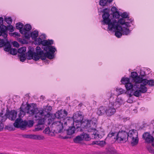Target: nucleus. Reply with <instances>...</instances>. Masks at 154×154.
<instances>
[{
    "mask_svg": "<svg viewBox=\"0 0 154 154\" xmlns=\"http://www.w3.org/2000/svg\"><path fill=\"white\" fill-rule=\"evenodd\" d=\"M44 132L46 134H49L50 132V129L49 128H46L44 131Z\"/></svg>",
    "mask_w": 154,
    "mask_h": 154,
    "instance_id": "obj_49",
    "label": "nucleus"
},
{
    "mask_svg": "<svg viewBox=\"0 0 154 154\" xmlns=\"http://www.w3.org/2000/svg\"><path fill=\"white\" fill-rule=\"evenodd\" d=\"M96 103H97L95 101H94V104H95V105H96Z\"/></svg>",
    "mask_w": 154,
    "mask_h": 154,
    "instance_id": "obj_64",
    "label": "nucleus"
},
{
    "mask_svg": "<svg viewBox=\"0 0 154 154\" xmlns=\"http://www.w3.org/2000/svg\"><path fill=\"white\" fill-rule=\"evenodd\" d=\"M11 35L13 36L14 37H19L20 36V34L17 32H14L11 33Z\"/></svg>",
    "mask_w": 154,
    "mask_h": 154,
    "instance_id": "obj_48",
    "label": "nucleus"
},
{
    "mask_svg": "<svg viewBox=\"0 0 154 154\" xmlns=\"http://www.w3.org/2000/svg\"><path fill=\"white\" fill-rule=\"evenodd\" d=\"M147 91V88L142 84H135L134 85L133 90L134 91L133 95L136 97H139L141 93H144Z\"/></svg>",
    "mask_w": 154,
    "mask_h": 154,
    "instance_id": "obj_6",
    "label": "nucleus"
},
{
    "mask_svg": "<svg viewBox=\"0 0 154 154\" xmlns=\"http://www.w3.org/2000/svg\"><path fill=\"white\" fill-rule=\"evenodd\" d=\"M42 116H41L40 115H38L37 116V118H35L37 120H39L38 124H43V125H44V119L40 118Z\"/></svg>",
    "mask_w": 154,
    "mask_h": 154,
    "instance_id": "obj_33",
    "label": "nucleus"
},
{
    "mask_svg": "<svg viewBox=\"0 0 154 154\" xmlns=\"http://www.w3.org/2000/svg\"><path fill=\"white\" fill-rule=\"evenodd\" d=\"M13 45L14 47L18 48L19 47V45L18 43L16 42V41H14L13 42Z\"/></svg>",
    "mask_w": 154,
    "mask_h": 154,
    "instance_id": "obj_51",
    "label": "nucleus"
},
{
    "mask_svg": "<svg viewBox=\"0 0 154 154\" xmlns=\"http://www.w3.org/2000/svg\"><path fill=\"white\" fill-rule=\"evenodd\" d=\"M67 114V112L65 110H60L55 113V116L57 118L61 119L66 116Z\"/></svg>",
    "mask_w": 154,
    "mask_h": 154,
    "instance_id": "obj_19",
    "label": "nucleus"
},
{
    "mask_svg": "<svg viewBox=\"0 0 154 154\" xmlns=\"http://www.w3.org/2000/svg\"><path fill=\"white\" fill-rule=\"evenodd\" d=\"M106 0H100L99 2V4L101 6H104L106 5Z\"/></svg>",
    "mask_w": 154,
    "mask_h": 154,
    "instance_id": "obj_45",
    "label": "nucleus"
},
{
    "mask_svg": "<svg viewBox=\"0 0 154 154\" xmlns=\"http://www.w3.org/2000/svg\"><path fill=\"white\" fill-rule=\"evenodd\" d=\"M109 102H112L113 104L112 106L115 107L116 108H119L124 103V101L120 97H117L116 99H114V100H112V98H111Z\"/></svg>",
    "mask_w": 154,
    "mask_h": 154,
    "instance_id": "obj_15",
    "label": "nucleus"
},
{
    "mask_svg": "<svg viewBox=\"0 0 154 154\" xmlns=\"http://www.w3.org/2000/svg\"><path fill=\"white\" fill-rule=\"evenodd\" d=\"M110 15L108 12H104L103 14L102 21L103 25H107L109 30H112L113 29H116L118 30H122V35H128L130 32V31L126 27H129L130 23H133V21L131 19L129 20L128 22H125L123 18L120 19L117 22L114 18L110 19Z\"/></svg>",
    "mask_w": 154,
    "mask_h": 154,
    "instance_id": "obj_1",
    "label": "nucleus"
},
{
    "mask_svg": "<svg viewBox=\"0 0 154 154\" xmlns=\"http://www.w3.org/2000/svg\"><path fill=\"white\" fill-rule=\"evenodd\" d=\"M24 122H26L27 124L26 125V128L27 127H31L33 126L34 124V122L32 120H29L27 121H24Z\"/></svg>",
    "mask_w": 154,
    "mask_h": 154,
    "instance_id": "obj_32",
    "label": "nucleus"
},
{
    "mask_svg": "<svg viewBox=\"0 0 154 154\" xmlns=\"http://www.w3.org/2000/svg\"><path fill=\"white\" fill-rule=\"evenodd\" d=\"M20 60L22 62L26 60V55L25 54H19Z\"/></svg>",
    "mask_w": 154,
    "mask_h": 154,
    "instance_id": "obj_39",
    "label": "nucleus"
},
{
    "mask_svg": "<svg viewBox=\"0 0 154 154\" xmlns=\"http://www.w3.org/2000/svg\"><path fill=\"white\" fill-rule=\"evenodd\" d=\"M3 18L2 17H0V24L1 25V26H2V25H4L3 24Z\"/></svg>",
    "mask_w": 154,
    "mask_h": 154,
    "instance_id": "obj_54",
    "label": "nucleus"
},
{
    "mask_svg": "<svg viewBox=\"0 0 154 154\" xmlns=\"http://www.w3.org/2000/svg\"><path fill=\"white\" fill-rule=\"evenodd\" d=\"M42 35L44 37H45V34H43Z\"/></svg>",
    "mask_w": 154,
    "mask_h": 154,
    "instance_id": "obj_63",
    "label": "nucleus"
},
{
    "mask_svg": "<svg viewBox=\"0 0 154 154\" xmlns=\"http://www.w3.org/2000/svg\"><path fill=\"white\" fill-rule=\"evenodd\" d=\"M52 126L55 128L54 131H58L59 133H60L63 128V123L60 121L54 122L52 125Z\"/></svg>",
    "mask_w": 154,
    "mask_h": 154,
    "instance_id": "obj_16",
    "label": "nucleus"
},
{
    "mask_svg": "<svg viewBox=\"0 0 154 154\" xmlns=\"http://www.w3.org/2000/svg\"><path fill=\"white\" fill-rule=\"evenodd\" d=\"M27 123L24 122L21 119H17L14 123V126L17 128H20L21 129H24L26 128V125Z\"/></svg>",
    "mask_w": 154,
    "mask_h": 154,
    "instance_id": "obj_13",
    "label": "nucleus"
},
{
    "mask_svg": "<svg viewBox=\"0 0 154 154\" xmlns=\"http://www.w3.org/2000/svg\"><path fill=\"white\" fill-rule=\"evenodd\" d=\"M138 75L137 73L135 72H133L131 73V77L135 82V84L141 83L143 79L142 78L140 77Z\"/></svg>",
    "mask_w": 154,
    "mask_h": 154,
    "instance_id": "obj_17",
    "label": "nucleus"
},
{
    "mask_svg": "<svg viewBox=\"0 0 154 154\" xmlns=\"http://www.w3.org/2000/svg\"><path fill=\"white\" fill-rule=\"evenodd\" d=\"M128 96H129V97H131L132 96V95L131 94H130L128 95Z\"/></svg>",
    "mask_w": 154,
    "mask_h": 154,
    "instance_id": "obj_60",
    "label": "nucleus"
},
{
    "mask_svg": "<svg viewBox=\"0 0 154 154\" xmlns=\"http://www.w3.org/2000/svg\"><path fill=\"white\" fill-rule=\"evenodd\" d=\"M152 146H154V142H153H153H152Z\"/></svg>",
    "mask_w": 154,
    "mask_h": 154,
    "instance_id": "obj_61",
    "label": "nucleus"
},
{
    "mask_svg": "<svg viewBox=\"0 0 154 154\" xmlns=\"http://www.w3.org/2000/svg\"><path fill=\"white\" fill-rule=\"evenodd\" d=\"M34 53L31 50H29L26 54L27 56V59L28 60L32 59Z\"/></svg>",
    "mask_w": 154,
    "mask_h": 154,
    "instance_id": "obj_30",
    "label": "nucleus"
},
{
    "mask_svg": "<svg viewBox=\"0 0 154 154\" xmlns=\"http://www.w3.org/2000/svg\"><path fill=\"white\" fill-rule=\"evenodd\" d=\"M4 46V50L7 52L10 51L11 49V45L9 42L7 37L4 38L0 37V47Z\"/></svg>",
    "mask_w": 154,
    "mask_h": 154,
    "instance_id": "obj_9",
    "label": "nucleus"
},
{
    "mask_svg": "<svg viewBox=\"0 0 154 154\" xmlns=\"http://www.w3.org/2000/svg\"><path fill=\"white\" fill-rule=\"evenodd\" d=\"M147 149L150 153L152 154H154V150L152 148L150 147H149L147 148Z\"/></svg>",
    "mask_w": 154,
    "mask_h": 154,
    "instance_id": "obj_50",
    "label": "nucleus"
},
{
    "mask_svg": "<svg viewBox=\"0 0 154 154\" xmlns=\"http://www.w3.org/2000/svg\"><path fill=\"white\" fill-rule=\"evenodd\" d=\"M110 98L109 99V100H110V99L111 98H112V100H113V98L112 97V96L113 95H114V93L112 92V91H111V92H110Z\"/></svg>",
    "mask_w": 154,
    "mask_h": 154,
    "instance_id": "obj_55",
    "label": "nucleus"
},
{
    "mask_svg": "<svg viewBox=\"0 0 154 154\" xmlns=\"http://www.w3.org/2000/svg\"><path fill=\"white\" fill-rule=\"evenodd\" d=\"M143 72V73H142L141 72H140V75L142 76H144V75H146L145 73L144 72Z\"/></svg>",
    "mask_w": 154,
    "mask_h": 154,
    "instance_id": "obj_57",
    "label": "nucleus"
},
{
    "mask_svg": "<svg viewBox=\"0 0 154 154\" xmlns=\"http://www.w3.org/2000/svg\"><path fill=\"white\" fill-rule=\"evenodd\" d=\"M119 17L120 15L118 11L113 13V17L114 18H119Z\"/></svg>",
    "mask_w": 154,
    "mask_h": 154,
    "instance_id": "obj_44",
    "label": "nucleus"
},
{
    "mask_svg": "<svg viewBox=\"0 0 154 154\" xmlns=\"http://www.w3.org/2000/svg\"><path fill=\"white\" fill-rule=\"evenodd\" d=\"M35 40V44L37 45H40L41 44L43 45H49L53 44V41L52 40L42 41L40 37L36 38Z\"/></svg>",
    "mask_w": 154,
    "mask_h": 154,
    "instance_id": "obj_14",
    "label": "nucleus"
},
{
    "mask_svg": "<svg viewBox=\"0 0 154 154\" xmlns=\"http://www.w3.org/2000/svg\"><path fill=\"white\" fill-rule=\"evenodd\" d=\"M128 141H131V143L134 145L137 144L138 142V132L137 130L132 129L128 133Z\"/></svg>",
    "mask_w": 154,
    "mask_h": 154,
    "instance_id": "obj_7",
    "label": "nucleus"
},
{
    "mask_svg": "<svg viewBox=\"0 0 154 154\" xmlns=\"http://www.w3.org/2000/svg\"><path fill=\"white\" fill-rule=\"evenodd\" d=\"M112 1H113V0H107L106 2H112Z\"/></svg>",
    "mask_w": 154,
    "mask_h": 154,
    "instance_id": "obj_59",
    "label": "nucleus"
},
{
    "mask_svg": "<svg viewBox=\"0 0 154 154\" xmlns=\"http://www.w3.org/2000/svg\"><path fill=\"white\" fill-rule=\"evenodd\" d=\"M75 125H73L72 126H70L68 129L67 130V134L68 135H71L73 134L75 131Z\"/></svg>",
    "mask_w": 154,
    "mask_h": 154,
    "instance_id": "obj_25",
    "label": "nucleus"
},
{
    "mask_svg": "<svg viewBox=\"0 0 154 154\" xmlns=\"http://www.w3.org/2000/svg\"><path fill=\"white\" fill-rule=\"evenodd\" d=\"M25 41L24 40V39H21L20 40V41L22 43H24V42Z\"/></svg>",
    "mask_w": 154,
    "mask_h": 154,
    "instance_id": "obj_58",
    "label": "nucleus"
},
{
    "mask_svg": "<svg viewBox=\"0 0 154 154\" xmlns=\"http://www.w3.org/2000/svg\"><path fill=\"white\" fill-rule=\"evenodd\" d=\"M51 107L49 106H47L44 107L43 110L40 111L38 110V112L35 113V117L37 118V116L38 115L43 116L45 117H48L49 115L50 111L51 110Z\"/></svg>",
    "mask_w": 154,
    "mask_h": 154,
    "instance_id": "obj_10",
    "label": "nucleus"
},
{
    "mask_svg": "<svg viewBox=\"0 0 154 154\" xmlns=\"http://www.w3.org/2000/svg\"><path fill=\"white\" fill-rule=\"evenodd\" d=\"M38 112V109L33 106L28 104L25 106L22 105L20 108L18 116L20 118L23 117L26 112L31 115H35V113Z\"/></svg>",
    "mask_w": 154,
    "mask_h": 154,
    "instance_id": "obj_5",
    "label": "nucleus"
},
{
    "mask_svg": "<svg viewBox=\"0 0 154 154\" xmlns=\"http://www.w3.org/2000/svg\"><path fill=\"white\" fill-rule=\"evenodd\" d=\"M35 50L36 53H34L32 59L35 61L38 60L40 57L42 60H45L46 57L50 59H51L53 58V55L49 52H47L45 53H44L43 51L39 46L37 47Z\"/></svg>",
    "mask_w": 154,
    "mask_h": 154,
    "instance_id": "obj_3",
    "label": "nucleus"
},
{
    "mask_svg": "<svg viewBox=\"0 0 154 154\" xmlns=\"http://www.w3.org/2000/svg\"><path fill=\"white\" fill-rule=\"evenodd\" d=\"M83 119V116L81 112L80 111L77 112L73 115L72 120H68L66 123H71V125H75L77 128L81 126H84V128L87 129L88 132H92L96 130L97 124L95 122L89 120H85L84 122H82Z\"/></svg>",
    "mask_w": 154,
    "mask_h": 154,
    "instance_id": "obj_2",
    "label": "nucleus"
},
{
    "mask_svg": "<svg viewBox=\"0 0 154 154\" xmlns=\"http://www.w3.org/2000/svg\"><path fill=\"white\" fill-rule=\"evenodd\" d=\"M45 139V137L42 135L33 134V140H43Z\"/></svg>",
    "mask_w": 154,
    "mask_h": 154,
    "instance_id": "obj_26",
    "label": "nucleus"
},
{
    "mask_svg": "<svg viewBox=\"0 0 154 154\" xmlns=\"http://www.w3.org/2000/svg\"><path fill=\"white\" fill-rule=\"evenodd\" d=\"M105 142L103 141H100L98 143L99 145L101 146H103L105 145Z\"/></svg>",
    "mask_w": 154,
    "mask_h": 154,
    "instance_id": "obj_52",
    "label": "nucleus"
},
{
    "mask_svg": "<svg viewBox=\"0 0 154 154\" xmlns=\"http://www.w3.org/2000/svg\"><path fill=\"white\" fill-rule=\"evenodd\" d=\"M121 82L123 84L126 85L130 82V79L128 78H122Z\"/></svg>",
    "mask_w": 154,
    "mask_h": 154,
    "instance_id": "obj_36",
    "label": "nucleus"
},
{
    "mask_svg": "<svg viewBox=\"0 0 154 154\" xmlns=\"http://www.w3.org/2000/svg\"><path fill=\"white\" fill-rule=\"evenodd\" d=\"M112 102H109L108 107L106 108V116L110 117L114 115L116 112L114 107L112 106Z\"/></svg>",
    "mask_w": 154,
    "mask_h": 154,
    "instance_id": "obj_12",
    "label": "nucleus"
},
{
    "mask_svg": "<svg viewBox=\"0 0 154 154\" xmlns=\"http://www.w3.org/2000/svg\"><path fill=\"white\" fill-rule=\"evenodd\" d=\"M115 135H116V136L114 139L119 143H121L126 142L127 140L128 141V132L125 131H120L117 133L116 132H110L108 134V136L111 137Z\"/></svg>",
    "mask_w": 154,
    "mask_h": 154,
    "instance_id": "obj_4",
    "label": "nucleus"
},
{
    "mask_svg": "<svg viewBox=\"0 0 154 154\" xmlns=\"http://www.w3.org/2000/svg\"><path fill=\"white\" fill-rule=\"evenodd\" d=\"M8 30L11 32H12L14 31V27L11 25H9L7 26L4 25H2L0 26V37H3L4 38L7 37V31Z\"/></svg>",
    "mask_w": 154,
    "mask_h": 154,
    "instance_id": "obj_8",
    "label": "nucleus"
},
{
    "mask_svg": "<svg viewBox=\"0 0 154 154\" xmlns=\"http://www.w3.org/2000/svg\"><path fill=\"white\" fill-rule=\"evenodd\" d=\"M125 87L127 90L128 91L132 89L133 91L134 85L133 86L131 83L129 82L125 85Z\"/></svg>",
    "mask_w": 154,
    "mask_h": 154,
    "instance_id": "obj_35",
    "label": "nucleus"
},
{
    "mask_svg": "<svg viewBox=\"0 0 154 154\" xmlns=\"http://www.w3.org/2000/svg\"><path fill=\"white\" fill-rule=\"evenodd\" d=\"M141 83L145 86L147 84L150 86H154V80L151 79L149 80L147 79H143Z\"/></svg>",
    "mask_w": 154,
    "mask_h": 154,
    "instance_id": "obj_22",
    "label": "nucleus"
},
{
    "mask_svg": "<svg viewBox=\"0 0 154 154\" xmlns=\"http://www.w3.org/2000/svg\"><path fill=\"white\" fill-rule=\"evenodd\" d=\"M31 26L29 24L25 25L24 27L22 30H20V32L24 35L25 38L28 39L30 37V34L29 31L31 29Z\"/></svg>",
    "mask_w": 154,
    "mask_h": 154,
    "instance_id": "obj_11",
    "label": "nucleus"
},
{
    "mask_svg": "<svg viewBox=\"0 0 154 154\" xmlns=\"http://www.w3.org/2000/svg\"><path fill=\"white\" fill-rule=\"evenodd\" d=\"M143 138L145 140V142L147 143L152 142L154 140V137L148 132H145L142 136Z\"/></svg>",
    "mask_w": 154,
    "mask_h": 154,
    "instance_id": "obj_18",
    "label": "nucleus"
},
{
    "mask_svg": "<svg viewBox=\"0 0 154 154\" xmlns=\"http://www.w3.org/2000/svg\"><path fill=\"white\" fill-rule=\"evenodd\" d=\"M81 135L83 140L88 141L91 139L89 135L88 134L83 133L81 134Z\"/></svg>",
    "mask_w": 154,
    "mask_h": 154,
    "instance_id": "obj_28",
    "label": "nucleus"
},
{
    "mask_svg": "<svg viewBox=\"0 0 154 154\" xmlns=\"http://www.w3.org/2000/svg\"><path fill=\"white\" fill-rule=\"evenodd\" d=\"M83 140L81 134L76 136L73 140L74 142L75 143H79Z\"/></svg>",
    "mask_w": 154,
    "mask_h": 154,
    "instance_id": "obj_27",
    "label": "nucleus"
},
{
    "mask_svg": "<svg viewBox=\"0 0 154 154\" xmlns=\"http://www.w3.org/2000/svg\"><path fill=\"white\" fill-rule=\"evenodd\" d=\"M10 51L11 54L14 55L16 54L18 52V51L15 48H11Z\"/></svg>",
    "mask_w": 154,
    "mask_h": 154,
    "instance_id": "obj_41",
    "label": "nucleus"
},
{
    "mask_svg": "<svg viewBox=\"0 0 154 154\" xmlns=\"http://www.w3.org/2000/svg\"><path fill=\"white\" fill-rule=\"evenodd\" d=\"M22 136L25 138L33 139V134H23L22 135Z\"/></svg>",
    "mask_w": 154,
    "mask_h": 154,
    "instance_id": "obj_43",
    "label": "nucleus"
},
{
    "mask_svg": "<svg viewBox=\"0 0 154 154\" xmlns=\"http://www.w3.org/2000/svg\"><path fill=\"white\" fill-rule=\"evenodd\" d=\"M93 137L94 138L96 139H98L99 138H101L102 137V136H100V137H99L98 136V133H95V134H94Z\"/></svg>",
    "mask_w": 154,
    "mask_h": 154,
    "instance_id": "obj_47",
    "label": "nucleus"
},
{
    "mask_svg": "<svg viewBox=\"0 0 154 154\" xmlns=\"http://www.w3.org/2000/svg\"><path fill=\"white\" fill-rule=\"evenodd\" d=\"M8 116V115L6 114ZM17 113L16 111L14 110H12L10 111L8 115V118L11 120H14L17 117Z\"/></svg>",
    "mask_w": 154,
    "mask_h": 154,
    "instance_id": "obj_21",
    "label": "nucleus"
},
{
    "mask_svg": "<svg viewBox=\"0 0 154 154\" xmlns=\"http://www.w3.org/2000/svg\"><path fill=\"white\" fill-rule=\"evenodd\" d=\"M26 50V48L25 47H22L21 48H19L18 51V53L19 54H24Z\"/></svg>",
    "mask_w": 154,
    "mask_h": 154,
    "instance_id": "obj_40",
    "label": "nucleus"
},
{
    "mask_svg": "<svg viewBox=\"0 0 154 154\" xmlns=\"http://www.w3.org/2000/svg\"><path fill=\"white\" fill-rule=\"evenodd\" d=\"M4 20L6 22L9 24H10L12 22V20L11 17H5V18Z\"/></svg>",
    "mask_w": 154,
    "mask_h": 154,
    "instance_id": "obj_42",
    "label": "nucleus"
},
{
    "mask_svg": "<svg viewBox=\"0 0 154 154\" xmlns=\"http://www.w3.org/2000/svg\"><path fill=\"white\" fill-rule=\"evenodd\" d=\"M7 118V115L6 114H4L2 113H0V131L2 130L4 128L3 122H4Z\"/></svg>",
    "mask_w": 154,
    "mask_h": 154,
    "instance_id": "obj_20",
    "label": "nucleus"
},
{
    "mask_svg": "<svg viewBox=\"0 0 154 154\" xmlns=\"http://www.w3.org/2000/svg\"><path fill=\"white\" fill-rule=\"evenodd\" d=\"M46 45L47 46L44 48V50L46 51H47L48 50L49 51V52L51 53H50L53 55L54 57V55L53 54H54L55 51L56 50L54 46H49L48 45Z\"/></svg>",
    "mask_w": 154,
    "mask_h": 154,
    "instance_id": "obj_23",
    "label": "nucleus"
},
{
    "mask_svg": "<svg viewBox=\"0 0 154 154\" xmlns=\"http://www.w3.org/2000/svg\"><path fill=\"white\" fill-rule=\"evenodd\" d=\"M117 9L115 7H112L111 9V11H112L113 13L114 12H115L117 11Z\"/></svg>",
    "mask_w": 154,
    "mask_h": 154,
    "instance_id": "obj_53",
    "label": "nucleus"
},
{
    "mask_svg": "<svg viewBox=\"0 0 154 154\" xmlns=\"http://www.w3.org/2000/svg\"><path fill=\"white\" fill-rule=\"evenodd\" d=\"M127 102L128 103H132L133 102V100L129 98Z\"/></svg>",
    "mask_w": 154,
    "mask_h": 154,
    "instance_id": "obj_56",
    "label": "nucleus"
},
{
    "mask_svg": "<svg viewBox=\"0 0 154 154\" xmlns=\"http://www.w3.org/2000/svg\"><path fill=\"white\" fill-rule=\"evenodd\" d=\"M121 16L123 18H129L128 17V15L126 12H124L121 14Z\"/></svg>",
    "mask_w": 154,
    "mask_h": 154,
    "instance_id": "obj_46",
    "label": "nucleus"
},
{
    "mask_svg": "<svg viewBox=\"0 0 154 154\" xmlns=\"http://www.w3.org/2000/svg\"><path fill=\"white\" fill-rule=\"evenodd\" d=\"M44 125L43 124H38L37 126V127L35 128L36 131H38L44 129Z\"/></svg>",
    "mask_w": 154,
    "mask_h": 154,
    "instance_id": "obj_37",
    "label": "nucleus"
},
{
    "mask_svg": "<svg viewBox=\"0 0 154 154\" xmlns=\"http://www.w3.org/2000/svg\"><path fill=\"white\" fill-rule=\"evenodd\" d=\"M112 30H116L115 32V35L118 38H119L121 37V36L122 35V30H118L116 29H113L112 30H110V31Z\"/></svg>",
    "mask_w": 154,
    "mask_h": 154,
    "instance_id": "obj_31",
    "label": "nucleus"
},
{
    "mask_svg": "<svg viewBox=\"0 0 154 154\" xmlns=\"http://www.w3.org/2000/svg\"><path fill=\"white\" fill-rule=\"evenodd\" d=\"M0 154H7V153L5 152H0Z\"/></svg>",
    "mask_w": 154,
    "mask_h": 154,
    "instance_id": "obj_62",
    "label": "nucleus"
},
{
    "mask_svg": "<svg viewBox=\"0 0 154 154\" xmlns=\"http://www.w3.org/2000/svg\"><path fill=\"white\" fill-rule=\"evenodd\" d=\"M116 91L117 92V94L118 95L124 93L125 92V90L120 88H117Z\"/></svg>",
    "mask_w": 154,
    "mask_h": 154,
    "instance_id": "obj_34",
    "label": "nucleus"
},
{
    "mask_svg": "<svg viewBox=\"0 0 154 154\" xmlns=\"http://www.w3.org/2000/svg\"><path fill=\"white\" fill-rule=\"evenodd\" d=\"M16 26L17 29H19L20 31V30H22L23 29V24L20 22H19L16 24Z\"/></svg>",
    "mask_w": 154,
    "mask_h": 154,
    "instance_id": "obj_38",
    "label": "nucleus"
},
{
    "mask_svg": "<svg viewBox=\"0 0 154 154\" xmlns=\"http://www.w3.org/2000/svg\"><path fill=\"white\" fill-rule=\"evenodd\" d=\"M32 39H35L38 36V32L36 30H35L30 33Z\"/></svg>",
    "mask_w": 154,
    "mask_h": 154,
    "instance_id": "obj_29",
    "label": "nucleus"
},
{
    "mask_svg": "<svg viewBox=\"0 0 154 154\" xmlns=\"http://www.w3.org/2000/svg\"><path fill=\"white\" fill-rule=\"evenodd\" d=\"M106 108L103 106H100L97 109V114L99 116L103 115L104 113L106 114Z\"/></svg>",
    "mask_w": 154,
    "mask_h": 154,
    "instance_id": "obj_24",
    "label": "nucleus"
}]
</instances>
